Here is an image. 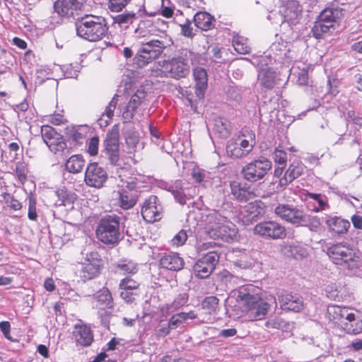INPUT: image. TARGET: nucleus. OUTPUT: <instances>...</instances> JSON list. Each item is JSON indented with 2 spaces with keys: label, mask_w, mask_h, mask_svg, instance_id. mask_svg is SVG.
Returning a JSON list of instances; mask_svg holds the SVG:
<instances>
[{
  "label": "nucleus",
  "mask_w": 362,
  "mask_h": 362,
  "mask_svg": "<svg viewBox=\"0 0 362 362\" xmlns=\"http://www.w3.org/2000/svg\"><path fill=\"white\" fill-rule=\"evenodd\" d=\"M95 296L101 308H112L113 307V298L107 288H102L95 293Z\"/></svg>",
  "instance_id": "obj_28"
},
{
  "label": "nucleus",
  "mask_w": 362,
  "mask_h": 362,
  "mask_svg": "<svg viewBox=\"0 0 362 362\" xmlns=\"http://www.w3.org/2000/svg\"><path fill=\"white\" fill-rule=\"evenodd\" d=\"M156 30L154 26L150 27L147 30H141L139 33L140 38H144L143 41L148 40L149 39H152L156 36H158L156 34Z\"/></svg>",
  "instance_id": "obj_61"
},
{
  "label": "nucleus",
  "mask_w": 362,
  "mask_h": 362,
  "mask_svg": "<svg viewBox=\"0 0 362 362\" xmlns=\"http://www.w3.org/2000/svg\"><path fill=\"white\" fill-rule=\"evenodd\" d=\"M107 179V172L98 163H91L87 166L84 180L88 186L100 188Z\"/></svg>",
  "instance_id": "obj_10"
},
{
  "label": "nucleus",
  "mask_w": 362,
  "mask_h": 362,
  "mask_svg": "<svg viewBox=\"0 0 362 362\" xmlns=\"http://www.w3.org/2000/svg\"><path fill=\"white\" fill-rule=\"evenodd\" d=\"M193 76L196 82L195 93L199 99L204 98L205 90L207 87V74L202 67H196L193 71Z\"/></svg>",
  "instance_id": "obj_20"
},
{
  "label": "nucleus",
  "mask_w": 362,
  "mask_h": 362,
  "mask_svg": "<svg viewBox=\"0 0 362 362\" xmlns=\"http://www.w3.org/2000/svg\"><path fill=\"white\" fill-rule=\"evenodd\" d=\"M162 211V206L157 197L151 196L146 199L142 206L141 215L146 222L153 223L161 218Z\"/></svg>",
  "instance_id": "obj_13"
},
{
  "label": "nucleus",
  "mask_w": 362,
  "mask_h": 362,
  "mask_svg": "<svg viewBox=\"0 0 362 362\" xmlns=\"http://www.w3.org/2000/svg\"><path fill=\"white\" fill-rule=\"evenodd\" d=\"M334 29L332 27L330 26V25H327L320 20H317L315 23L314 26L312 28V32L313 34V36L317 38L320 39L322 37V35L325 33H327L329 32L330 29Z\"/></svg>",
  "instance_id": "obj_44"
},
{
  "label": "nucleus",
  "mask_w": 362,
  "mask_h": 362,
  "mask_svg": "<svg viewBox=\"0 0 362 362\" xmlns=\"http://www.w3.org/2000/svg\"><path fill=\"white\" fill-rule=\"evenodd\" d=\"M160 265L168 270L179 271L184 267V260L178 254H165L160 258Z\"/></svg>",
  "instance_id": "obj_21"
},
{
  "label": "nucleus",
  "mask_w": 362,
  "mask_h": 362,
  "mask_svg": "<svg viewBox=\"0 0 362 362\" xmlns=\"http://www.w3.org/2000/svg\"><path fill=\"white\" fill-rule=\"evenodd\" d=\"M214 17L207 12H198L194 16L195 25L202 30H209L214 27Z\"/></svg>",
  "instance_id": "obj_27"
},
{
  "label": "nucleus",
  "mask_w": 362,
  "mask_h": 362,
  "mask_svg": "<svg viewBox=\"0 0 362 362\" xmlns=\"http://www.w3.org/2000/svg\"><path fill=\"white\" fill-rule=\"evenodd\" d=\"M137 18L134 12L118 14L113 18V23L118 24L121 28H127Z\"/></svg>",
  "instance_id": "obj_34"
},
{
  "label": "nucleus",
  "mask_w": 362,
  "mask_h": 362,
  "mask_svg": "<svg viewBox=\"0 0 362 362\" xmlns=\"http://www.w3.org/2000/svg\"><path fill=\"white\" fill-rule=\"evenodd\" d=\"M233 46L235 50L240 54H247L250 51L247 39L241 36H237L233 38Z\"/></svg>",
  "instance_id": "obj_41"
},
{
  "label": "nucleus",
  "mask_w": 362,
  "mask_h": 362,
  "mask_svg": "<svg viewBox=\"0 0 362 362\" xmlns=\"http://www.w3.org/2000/svg\"><path fill=\"white\" fill-rule=\"evenodd\" d=\"M187 235L185 230H180L172 239V244L175 246H181L187 241Z\"/></svg>",
  "instance_id": "obj_56"
},
{
  "label": "nucleus",
  "mask_w": 362,
  "mask_h": 362,
  "mask_svg": "<svg viewBox=\"0 0 362 362\" xmlns=\"http://www.w3.org/2000/svg\"><path fill=\"white\" fill-rule=\"evenodd\" d=\"M185 322L184 315H182V313H180L173 315L169 322V327H171L172 329L177 328L181 324Z\"/></svg>",
  "instance_id": "obj_58"
},
{
  "label": "nucleus",
  "mask_w": 362,
  "mask_h": 362,
  "mask_svg": "<svg viewBox=\"0 0 362 362\" xmlns=\"http://www.w3.org/2000/svg\"><path fill=\"white\" fill-rule=\"evenodd\" d=\"M327 316L329 320L334 321L342 326L346 319L353 317V313H349L346 308L336 305H331L327 307Z\"/></svg>",
  "instance_id": "obj_18"
},
{
  "label": "nucleus",
  "mask_w": 362,
  "mask_h": 362,
  "mask_svg": "<svg viewBox=\"0 0 362 362\" xmlns=\"http://www.w3.org/2000/svg\"><path fill=\"white\" fill-rule=\"evenodd\" d=\"M103 264V260L98 252L92 251L88 253L78 270L81 279L86 282L98 277L101 273Z\"/></svg>",
  "instance_id": "obj_5"
},
{
  "label": "nucleus",
  "mask_w": 362,
  "mask_h": 362,
  "mask_svg": "<svg viewBox=\"0 0 362 362\" xmlns=\"http://www.w3.org/2000/svg\"><path fill=\"white\" fill-rule=\"evenodd\" d=\"M303 173V167L299 163H292L286 171L284 177L279 180V185L286 187L293 182L296 178L298 177Z\"/></svg>",
  "instance_id": "obj_25"
},
{
  "label": "nucleus",
  "mask_w": 362,
  "mask_h": 362,
  "mask_svg": "<svg viewBox=\"0 0 362 362\" xmlns=\"http://www.w3.org/2000/svg\"><path fill=\"white\" fill-rule=\"evenodd\" d=\"M119 206L124 209L132 208L136 203V195L132 192L122 189L119 192Z\"/></svg>",
  "instance_id": "obj_33"
},
{
  "label": "nucleus",
  "mask_w": 362,
  "mask_h": 362,
  "mask_svg": "<svg viewBox=\"0 0 362 362\" xmlns=\"http://www.w3.org/2000/svg\"><path fill=\"white\" fill-rule=\"evenodd\" d=\"M125 139H126V144L128 147V152L131 153L134 151V149L139 142V136L135 132H129L126 135Z\"/></svg>",
  "instance_id": "obj_51"
},
{
  "label": "nucleus",
  "mask_w": 362,
  "mask_h": 362,
  "mask_svg": "<svg viewBox=\"0 0 362 362\" xmlns=\"http://www.w3.org/2000/svg\"><path fill=\"white\" fill-rule=\"evenodd\" d=\"M293 208V207L289 205L279 204L278 206L275 208L274 213L281 219L287 221Z\"/></svg>",
  "instance_id": "obj_49"
},
{
  "label": "nucleus",
  "mask_w": 362,
  "mask_h": 362,
  "mask_svg": "<svg viewBox=\"0 0 362 362\" xmlns=\"http://www.w3.org/2000/svg\"><path fill=\"white\" fill-rule=\"evenodd\" d=\"M86 0H70V5L73 8L74 14H78L79 11H81L85 5Z\"/></svg>",
  "instance_id": "obj_64"
},
{
  "label": "nucleus",
  "mask_w": 362,
  "mask_h": 362,
  "mask_svg": "<svg viewBox=\"0 0 362 362\" xmlns=\"http://www.w3.org/2000/svg\"><path fill=\"white\" fill-rule=\"evenodd\" d=\"M279 301L283 310L298 313L304 308L303 298L298 294L284 293L279 297Z\"/></svg>",
  "instance_id": "obj_16"
},
{
  "label": "nucleus",
  "mask_w": 362,
  "mask_h": 362,
  "mask_svg": "<svg viewBox=\"0 0 362 362\" xmlns=\"http://www.w3.org/2000/svg\"><path fill=\"white\" fill-rule=\"evenodd\" d=\"M56 195L59 199L58 204L59 206H66L71 204L74 202L76 199V194L74 193L68 192L63 189H59L56 191Z\"/></svg>",
  "instance_id": "obj_39"
},
{
  "label": "nucleus",
  "mask_w": 362,
  "mask_h": 362,
  "mask_svg": "<svg viewBox=\"0 0 362 362\" xmlns=\"http://www.w3.org/2000/svg\"><path fill=\"white\" fill-rule=\"evenodd\" d=\"M212 232H209V235L214 238H220L225 242H230L234 240L237 235V228L235 226L226 220L222 221L219 226H215Z\"/></svg>",
  "instance_id": "obj_15"
},
{
  "label": "nucleus",
  "mask_w": 362,
  "mask_h": 362,
  "mask_svg": "<svg viewBox=\"0 0 362 362\" xmlns=\"http://www.w3.org/2000/svg\"><path fill=\"white\" fill-rule=\"evenodd\" d=\"M46 144L50 151L54 153L63 151L66 146L63 137L59 134L58 136L52 137Z\"/></svg>",
  "instance_id": "obj_46"
},
{
  "label": "nucleus",
  "mask_w": 362,
  "mask_h": 362,
  "mask_svg": "<svg viewBox=\"0 0 362 362\" xmlns=\"http://www.w3.org/2000/svg\"><path fill=\"white\" fill-rule=\"evenodd\" d=\"M131 0H109L108 7L113 12H119Z\"/></svg>",
  "instance_id": "obj_54"
},
{
  "label": "nucleus",
  "mask_w": 362,
  "mask_h": 362,
  "mask_svg": "<svg viewBox=\"0 0 362 362\" xmlns=\"http://www.w3.org/2000/svg\"><path fill=\"white\" fill-rule=\"evenodd\" d=\"M258 81L262 88L271 90L276 83V74L271 68L262 69L258 74Z\"/></svg>",
  "instance_id": "obj_22"
},
{
  "label": "nucleus",
  "mask_w": 362,
  "mask_h": 362,
  "mask_svg": "<svg viewBox=\"0 0 362 362\" xmlns=\"http://www.w3.org/2000/svg\"><path fill=\"white\" fill-rule=\"evenodd\" d=\"M175 199L182 205L186 204L187 199H189L196 194V187H190L189 188H180L173 191Z\"/></svg>",
  "instance_id": "obj_31"
},
{
  "label": "nucleus",
  "mask_w": 362,
  "mask_h": 362,
  "mask_svg": "<svg viewBox=\"0 0 362 362\" xmlns=\"http://www.w3.org/2000/svg\"><path fill=\"white\" fill-rule=\"evenodd\" d=\"M231 194L239 202H245L254 198L255 194L249 188L242 186L238 182L230 183Z\"/></svg>",
  "instance_id": "obj_24"
},
{
  "label": "nucleus",
  "mask_w": 362,
  "mask_h": 362,
  "mask_svg": "<svg viewBox=\"0 0 362 362\" xmlns=\"http://www.w3.org/2000/svg\"><path fill=\"white\" fill-rule=\"evenodd\" d=\"M266 327L269 329H284L288 324L281 317H275L265 322Z\"/></svg>",
  "instance_id": "obj_48"
},
{
  "label": "nucleus",
  "mask_w": 362,
  "mask_h": 362,
  "mask_svg": "<svg viewBox=\"0 0 362 362\" xmlns=\"http://www.w3.org/2000/svg\"><path fill=\"white\" fill-rule=\"evenodd\" d=\"M336 13H337V11H334L332 9L326 8L321 12L318 20L327 25L329 24L331 27L334 28L336 23Z\"/></svg>",
  "instance_id": "obj_43"
},
{
  "label": "nucleus",
  "mask_w": 362,
  "mask_h": 362,
  "mask_svg": "<svg viewBox=\"0 0 362 362\" xmlns=\"http://www.w3.org/2000/svg\"><path fill=\"white\" fill-rule=\"evenodd\" d=\"M117 95H115L108 105L106 107L105 112L102 114L101 117L98 119V124L103 127H107L110 121L114 115V111L117 105Z\"/></svg>",
  "instance_id": "obj_29"
},
{
  "label": "nucleus",
  "mask_w": 362,
  "mask_h": 362,
  "mask_svg": "<svg viewBox=\"0 0 362 362\" xmlns=\"http://www.w3.org/2000/svg\"><path fill=\"white\" fill-rule=\"evenodd\" d=\"M36 200L33 195H30L28 197V216L30 220L36 221L37 214L36 211Z\"/></svg>",
  "instance_id": "obj_55"
},
{
  "label": "nucleus",
  "mask_w": 362,
  "mask_h": 362,
  "mask_svg": "<svg viewBox=\"0 0 362 362\" xmlns=\"http://www.w3.org/2000/svg\"><path fill=\"white\" fill-rule=\"evenodd\" d=\"M222 221H225V217L222 216L217 212H212L207 215L206 218V224L208 228V233L212 232L215 226H219L222 223Z\"/></svg>",
  "instance_id": "obj_42"
},
{
  "label": "nucleus",
  "mask_w": 362,
  "mask_h": 362,
  "mask_svg": "<svg viewBox=\"0 0 362 362\" xmlns=\"http://www.w3.org/2000/svg\"><path fill=\"white\" fill-rule=\"evenodd\" d=\"M306 218L305 213L303 211L293 207L287 222L296 226H302V223H305Z\"/></svg>",
  "instance_id": "obj_38"
},
{
  "label": "nucleus",
  "mask_w": 362,
  "mask_h": 362,
  "mask_svg": "<svg viewBox=\"0 0 362 362\" xmlns=\"http://www.w3.org/2000/svg\"><path fill=\"white\" fill-rule=\"evenodd\" d=\"M121 187L122 189H127L129 192H132L136 188V182L134 178L129 177L127 180H121Z\"/></svg>",
  "instance_id": "obj_62"
},
{
  "label": "nucleus",
  "mask_w": 362,
  "mask_h": 362,
  "mask_svg": "<svg viewBox=\"0 0 362 362\" xmlns=\"http://www.w3.org/2000/svg\"><path fill=\"white\" fill-rule=\"evenodd\" d=\"M139 283L129 277H126L120 281L119 287L120 290H129L137 291Z\"/></svg>",
  "instance_id": "obj_47"
},
{
  "label": "nucleus",
  "mask_w": 362,
  "mask_h": 362,
  "mask_svg": "<svg viewBox=\"0 0 362 362\" xmlns=\"http://www.w3.org/2000/svg\"><path fill=\"white\" fill-rule=\"evenodd\" d=\"M96 236L105 244H115L120 238L119 217L116 215H106L98 225Z\"/></svg>",
  "instance_id": "obj_4"
},
{
  "label": "nucleus",
  "mask_w": 362,
  "mask_h": 362,
  "mask_svg": "<svg viewBox=\"0 0 362 362\" xmlns=\"http://www.w3.org/2000/svg\"><path fill=\"white\" fill-rule=\"evenodd\" d=\"M218 301L219 300L216 296H209L204 300L202 306L204 308L215 310L218 304Z\"/></svg>",
  "instance_id": "obj_60"
},
{
  "label": "nucleus",
  "mask_w": 362,
  "mask_h": 362,
  "mask_svg": "<svg viewBox=\"0 0 362 362\" xmlns=\"http://www.w3.org/2000/svg\"><path fill=\"white\" fill-rule=\"evenodd\" d=\"M274 160L276 163L281 165L275 170V175H279L286 165L287 154L284 151L276 148L274 152Z\"/></svg>",
  "instance_id": "obj_37"
},
{
  "label": "nucleus",
  "mask_w": 362,
  "mask_h": 362,
  "mask_svg": "<svg viewBox=\"0 0 362 362\" xmlns=\"http://www.w3.org/2000/svg\"><path fill=\"white\" fill-rule=\"evenodd\" d=\"M138 295L136 291L121 290L120 297L127 303H131L135 300Z\"/></svg>",
  "instance_id": "obj_59"
},
{
  "label": "nucleus",
  "mask_w": 362,
  "mask_h": 362,
  "mask_svg": "<svg viewBox=\"0 0 362 362\" xmlns=\"http://www.w3.org/2000/svg\"><path fill=\"white\" fill-rule=\"evenodd\" d=\"M99 139L98 136H93L90 139L88 143V153L90 156H95L98 152Z\"/></svg>",
  "instance_id": "obj_57"
},
{
  "label": "nucleus",
  "mask_w": 362,
  "mask_h": 362,
  "mask_svg": "<svg viewBox=\"0 0 362 362\" xmlns=\"http://www.w3.org/2000/svg\"><path fill=\"white\" fill-rule=\"evenodd\" d=\"M233 293L243 310L252 320H261L268 312L269 305L262 298L259 288L248 284L240 287Z\"/></svg>",
  "instance_id": "obj_1"
},
{
  "label": "nucleus",
  "mask_w": 362,
  "mask_h": 362,
  "mask_svg": "<svg viewBox=\"0 0 362 362\" xmlns=\"http://www.w3.org/2000/svg\"><path fill=\"white\" fill-rule=\"evenodd\" d=\"M163 68L165 73L174 78H184L189 72L188 63L182 57H174L171 60L165 62Z\"/></svg>",
  "instance_id": "obj_11"
},
{
  "label": "nucleus",
  "mask_w": 362,
  "mask_h": 362,
  "mask_svg": "<svg viewBox=\"0 0 362 362\" xmlns=\"http://www.w3.org/2000/svg\"><path fill=\"white\" fill-rule=\"evenodd\" d=\"M238 144L247 155L255 145V134L252 131L245 129L236 138Z\"/></svg>",
  "instance_id": "obj_23"
},
{
  "label": "nucleus",
  "mask_w": 362,
  "mask_h": 362,
  "mask_svg": "<svg viewBox=\"0 0 362 362\" xmlns=\"http://www.w3.org/2000/svg\"><path fill=\"white\" fill-rule=\"evenodd\" d=\"M229 124L227 121L222 118L216 119L214 122V131L219 134L221 137H227L230 134Z\"/></svg>",
  "instance_id": "obj_45"
},
{
  "label": "nucleus",
  "mask_w": 362,
  "mask_h": 362,
  "mask_svg": "<svg viewBox=\"0 0 362 362\" xmlns=\"http://www.w3.org/2000/svg\"><path fill=\"white\" fill-rule=\"evenodd\" d=\"M254 234L271 240L283 239L286 236V228L274 221H262L253 228Z\"/></svg>",
  "instance_id": "obj_7"
},
{
  "label": "nucleus",
  "mask_w": 362,
  "mask_h": 362,
  "mask_svg": "<svg viewBox=\"0 0 362 362\" xmlns=\"http://www.w3.org/2000/svg\"><path fill=\"white\" fill-rule=\"evenodd\" d=\"M330 260L343 269L353 271L361 265V256L356 250L346 243H337L327 248Z\"/></svg>",
  "instance_id": "obj_2"
},
{
  "label": "nucleus",
  "mask_w": 362,
  "mask_h": 362,
  "mask_svg": "<svg viewBox=\"0 0 362 362\" xmlns=\"http://www.w3.org/2000/svg\"><path fill=\"white\" fill-rule=\"evenodd\" d=\"M342 326L349 334H357L362 332V320L356 318L353 313V317L346 319Z\"/></svg>",
  "instance_id": "obj_32"
},
{
  "label": "nucleus",
  "mask_w": 362,
  "mask_h": 362,
  "mask_svg": "<svg viewBox=\"0 0 362 362\" xmlns=\"http://www.w3.org/2000/svg\"><path fill=\"white\" fill-rule=\"evenodd\" d=\"M73 337L76 343L83 346H88L93 341V334L91 329L84 324H76L73 330Z\"/></svg>",
  "instance_id": "obj_17"
},
{
  "label": "nucleus",
  "mask_w": 362,
  "mask_h": 362,
  "mask_svg": "<svg viewBox=\"0 0 362 362\" xmlns=\"http://www.w3.org/2000/svg\"><path fill=\"white\" fill-rule=\"evenodd\" d=\"M117 267L121 269L124 274H134L138 272L136 264L132 261L119 264Z\"/></svg>",
  "instance_id": "obj_53"
},
{
  "label": "nucleus",
  "mask_w": 362,
  "mask_h": 362,
  "mask_svg": "<svg viewBox=\"0 0 362 362\" xmlns=\"http://www.w3.org/2000/svg\"><path fill=\"white\" fill-rule=\"evenodd\" d=\"M107 30L105 20L101 16L87 17L76 23L77 35L91 42L101 40L106 35Z\"/></svg>",
  "instance_id": "obj_3"
},
{
  "label": "nucleus",
  "mask_w": 362,
  "mask_h": 362,
  "mask_svg": "<svg viewBox=\"0 0 362 362\" xmlns=\"http://www.w3.org/2000/svg\"><path fill=\"white\" fill-rule=\"evenodd\" d=\"M181 33L185 37H192L194 34L192 33V27L190 21H187L186 23L181 24Z\"/></svg>",
  "instance_id": "obj_63"
},
{
  "label": "nucleus",
  "mask_w": 362,
  "mask_h": 362,
  "mask_svg": "<svg viewBox=\"0 0 362 362\" xmlns=\"http://www.w3.org/2000/svg\"><path fill=\"white\" fill-rule=\"evenodd\" d=\"M271 168L272 163L267 158L260 157L243 167L241 173L247 181L255 182L263 178Z\"/></svg>",
  "instance_id": "obj_6"
},
{
  "label": "nucleus",
  "mask_w": 362,
  "mask_h": 362,
  "mask_svg": "<svg viewBox=\"0 0 362 362\" xmlns=\"http://www.w3.org/2000/svg\"><path fill=\"white\" fill-rule=\"evenodd\" d=\"M85 165V160L80 155L71 156L65 164V168L67 171L71 173H80Z\"/></svg>",
  "instance_id": "obj_30"
},
{
  "label": "nucleus",
  "mask_w": 362,
  "mask_h": 362,
  "mask_svg": "<svg viewBox=\"0 0 362 362\" xmlns=\"http://www.w3.org/2000/svg\"><path fill=\"white\" fill-rule=\"evenodd\" d=\"M219 260V255L216 251H209L198 259L193 267L195 275L201 279L210 276Z\"/></svg>",
  "instance_id": "obj_8"
},
{
  "label": "nucleus",
  "mask_w": 362,
  "mask_h": 362,
  "mask_svg": "<svg viewBox=\"0 0 362 362\" xmlns=\"http://www.w3.org/2000/svg\"><path fill=\"white\" fill-rule=\"evenodd\" d=\"M145 97L146 93L143 90H137L132 96L126 107V110L122 114V117L126 122H129L133 118L136 109L141 105Z\"/></svg>",
  "instance_id": "obj_19"
},
{
  "label": "nucleus",
  "mask_w": 362,
  "mask_h": 362,
  "mask_svg": "<svg viewBox=\"0 0 362 362\" xmlns=\"http://www.w3.org/2000/svg\"><path fill=\"white\" fill-rule=\"evenodd\" d=\"M305 216L307 218L306 221L305 223H302L301 226H308L311 230L316 231L321 224L320 218L316 216L308 215L306 213Z\"/></svg>",
  "instance_id": "obj_50"
},
{
  "label": "nucleus",
  "mask_w": 362,
  "mask_h": 362,
  "mask_svg": "<svg viewBox=\"0 0 362 362\" xmlns=\"http://www.w3.org/2000/svg\"><path fill=\"white\" fill-rule=\"evenodd\" d=\"M279 13L281 16V23L286 22L290 25H293L301 18L302 7L296 0H281Z\"/></svg>",
  "instance_id": "obj_9"
},
{
  "label": "nucleus",
  "mask_w": 362,
  "mask_h": 362,
  "mask_svg": "<svg viewBox=\"0 0 362 362\" xmlns=\"http://www.w3.org/2000/svg\"><path fill=\"white\" fill-rule=\"evenodd\" d=\"M119 126L114 125L107 134L105 140V151L109 155L111 162L113 163H117L119 160Z\"/></svg>",
  "instance_id": "obj_14"
},
{
  "label": "nucleus",
  "mask_w": 362,
  "mask_h": 362,
  "mask_svg": "<svg viewBox=\"0 0 362 362\" xmlns=\"http://www.w3.org/2000/svg\"><path fill=\"white\" fill-rule=\"evenodd\" d=\"M41 134L45 144L52 139V137L58 136V133L49 125H43L41 127Z\"/></svg>",
  "instance_id": "obj_52"
},
{
  "label": "nucleus",
  "mask_w": 362,
  "mask_h": 362,
  "mask_svg": "<svg viewBox=\"0 0 362 362\" xmlns=\"http://www.w3.org/2000/svg\"><path fill=\"white\" fill-rule=\"evenodd\" d=\"M329 230L337 234L345 233L350 227V223L339 217H332L326 221Z\"/></svg>",
  "instance_id": "obj_26"
},
{
  "label": "nucleus",
  "mask_w": 362,
  "mask_h": 362,
  "mask_svg": "<svg viewBox=\"0 0 362 362\" xmlns=\"http://www.w3.org/2000/svg\"><path fill=\"white\" fill-rule=\"evenodd\" d=\"M161 35L159 38L153 37L146 41H141V49L150 53L151 55L158 58L163 50L172 44V40L170 37L165 35L163 32H160Z\"/></svg>",
  "instance_id": "obj_12"
},
{
  "label": "nucleus",
  "mask_w": 362,
  "mask_h": 362,
  "mask_svg": "<svg viewBox=\"0 0 362 362\" xmlns=\"http://www.w3.org/2000/svg\"><path fill=\"white\" fill-rule=\"evenodd\" d=\"M226 151L228 155L235 158H242L247 156L242 148H240L236 139L228 141L226 146Z\"/></svg>",
  "instance_id": "obj_40"
},
{
  "label": "nucleus",
  "mask_w": 362,
  "mask_h": 362,
  "mask_svg": "<svg viewBox=\"0 0 362 362\" xmlns=\"http://www.w3.org/2000/svg\"><path fill=\"white\" fill-rule=\"evenodd\" d=\"M156 59L153 55H151L150 53L146 52V50L140 48L134 57V63L140 67H142L151 62H152L153 59Z\"/></svg>",
  "instance_id": "obj_36"
},
{
  "label": "nucleus",
  "mask_w": 362,
  "mask_h": 362,
  "mask_svg": "<svg viewBox=\"0 0 362 362\" xmlns=\"http://www.w3.org/2000/svg\"><path fill=\"white\" fill-rule=\"evenodd\" d=\"M70 0H57L54 4L56 13L62 16H71L74 15L73 8L71 6Z\"/></svg>",
  "instance_id": "obj_35"
}]
</instances>
